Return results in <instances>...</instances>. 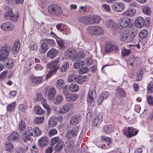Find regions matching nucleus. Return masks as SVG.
I'll use <instances>...</instances> for the list:
<instances>
[{
  "label": "nucleus",
  "instance_id": "412c9836",
  "mask_svg": "<svg viewBox=\"0 0 153 153\" xmlns=\"http://www.w3.org/2000/svg\"><path fill=\"white\" fill-rule=\"evenodd\" d=\"M49 143L48 138L45 136L39 139L38 140V144L40 147H42L48 145Z\"/></svg>",
  "mask_w": 153,
  "mask_h": 153
},
{
  "label": "nucleus",
  "instance_id": "0eeeda50",
  "mask_svg": "<svg viewBox=\"0 0 153 153\" xmlns=\"http://www.w3.org/2000/svg\"><path fill=\"white\" fill-rule=\"evenodd\" d=\"M56 89L53 88H45L44 94L45 96H47L48 99L52 101L56 94Z\"/></svg>",
  "mask_w": 153,
  "mask_h": 153
},
{
  "label": "nucleus",
  "instance_id": "c756f323",
  "mask_svg": "<svg viewBox=\"0 0 153 153\" xmlns=\"http://www.w3.org/2000/svg\"><path fill=\"white\" fill-rule=\"evenodd\" d=\"M48 49L47 44L44 42L41 44L40 48H39V51L40 53L43 54L47 52Z\"/></svg>",
  "mask_w": 153,
  "mask_h": 153
},
{
  "label": "nucleus",
  "instance_id": "2eb2a0df",
  "mask_svg": "<svg viewBox=\"0 0 153 153\" xmlns=\"http://www.w3.org/2000/svg\"><path fill=\"white\" fill-rule=\"evenodd\" d=\"M1 28L4 30L9 31L13 30L15 27L14 25L10 22H6L2 24L1 26Z\"/></svg>",
  "mask_w": 153,
  "mask_h": 153
},
{
  "label": "nucleus",
  "instance_id": "f704fd0d",
  "mask_svg": "<svg viewBox=\"0 0 153 153\" xmlns=\"http://www.w3.org/2000/svg\"><path fill=\"white\" fill-rule=\"evenodd\" d=\"M32 82L36 84H39L42 82L43 78L42 76H33L31 78Z\"/></svg>",
  "mask_w": 153,
  "mask_h": 153
},
{
  "label": "nucleus",
  "instance_id": "393cba45",
  "mask_svg": "<svg viewBox=\"0 0 153 153\" xmlns=\"http://www.w3.org/2000/svg\"><path fill=\"white\" fill-rule=\"evenodd\" d=\"M136 9L132 7H129L128 9L127 10L123 13V14L127 16H132L136 13Z\"/></svg>",
  "mask_w": 153,
  "mask_h": 153
},
{
  "label": "nucleus",
  "instance_id": "c9c22d12",
  "mask_svg": "<svg viewBox=\"0 0 153 153\" xmlns=\"http://www.w3.org/2000/svg\"><path fill=\"white\" fill-rule=\"evenodd\" d=\"M69 66V63L68 62H65L62 63L61 67H59V69L62 72H65L68 70Z\"/></svg>",
  "mask_w": 153,
  "mask_h": 153
},
{
  "label": "nucleus",
  "instance_id": "4d7b16f0",
  "mask_svg": "<svg viewBox=\"0 0 153 153\" xmlns=\"http://www.w3.org/2000/svg\"><path fill=\"white\" fill-rule=\"evenodd\" d=\"M104 31L100 27L96 26V29L95 35H100L103 33Z\"/></svg>",
  "mask_w": 153,
  "mask_h": 153
},
{
  "label": "nucleus",
  "instance_id": "7c9ffc66",
  "mask_svg": "<svg viewBox=\"0 0 153 153\" xmlns=\"http://www.w3.org/2000/svg\"><path fill=\"white\" fill-rule=\"evenodd\" d=\"M66 100L68 101H74L78 98V95L76 94H68L65 97Z\"/></svg>",
  "mask_w": 153,
  "mask_h": 153
},
{
  "label": "nucleus",
  "instance_id": "b1692460",
  "mask_svg": "<svg viewBox=\"0 0 153 153\" xmlns=\"http://www.w3.org/2000/svg\"><path fill=\"white\" fill-rule=\"evenodd\" d=\"M59 119L54 117H51L48 122V126L49 127H52L55 126L58 123Z\"/></svg>",
  "mask_w": 153,
  "mask_h": 153
},
{
  "label": "nucleus",
  "instance_id": "0e129e2a",
  "mask_svg": "<svg viewBox=\"0 0 153 153\" xmlns=\"http://www.w3.org/2000/svg\"><path fill=\"white\" fill-rule=\"evenodd\" d=\"M137 76L136 77V79L137 81L141 80L142 79L143 72L142 69H140L138 71L137 73Z\"/></svg>",
  "mask_w": 153,
  "mask_h": 153
},
{
  "label": "nucleus",
  "instance_id": "a19ab883",
  "mask_svg": "<svg viewBox=\"0 0 153 153\" xmlns=\"http://www.w3.org/2000/svg\"><path fill=\"white\" fill-rule=\"evenodd\" d=\"M85 64L84 62L83 61L78 60L74 62L73 66L74 68L76 69L80 68Z\"/></svg>",
  "mask_w": 153,
  "mask_h": 153
},
{
  "label": "nucleus",
  "instance_id": "6e6552de",
  "mask_svg": "<svg viewBox=\"0 0 153 153\" xmlns=\"http://www.w3.org/2000/svg\"><path fill=\"white\" fill-rule=\"evenodd\" d=\"M76 51L73 48H68L66 51L65 53V55L67 58L71 60L72 61H75L76 54Z\"/></svg>",
  "mask_w": 153,
  "mask_h": 153
},
{
  "label": "nucleus",
  "instance_id": "c03bdc74",
  "mask_svg": "<svg viewBox=\"0 0 153 153\" xmlns=\"http://www.w3.org/2000/svg\"><path fill=\"white\" fill-rule=\"evenodd\" d=\"M96 29V26H90L87 29V30L89 34L91 35H95V32Z\"/></svg>",
  "mask_w": 153,
  "mask_h": 153
},
{
  "label": "nucleus",
  "instance_id": "bb28decb",
  "mask_svg": "<svg viewBox=\"0 0 153 153\" xmlns=\"http://www.w3.org/2000/svg\"><path fill=\"white\" fill-rule=\"evenodd\" d=\"M56 142L54 147L55 150H61L63 148L64 143L63 140L59 137V140Z\"/></svg>",
  "mask_w": 153,
  "mask_h": 153
},
{
  "label": "nucleus",
  "instance_id": "dca6fc26",
  "mask_svg": "<svg viewBox=\"0 0 153 153\" xmlns=\"http://www.w3.org/2000/svg\"><path fill=\"white\" fill-rule=\"evenodd\" d=\"M78 132V128L77 127H74L68 130L66 134V136L69 138H72L76 136Z\"/></svg>",
  "mask_w": 153,
  "mask_h": 153
},
{
  "label": "nucleus",
  "instance_id": "4be33fe9",
  "mask_svg": "<svg viewBox=\"0 0 153 153\" xmlns=\"http://www.w3.org/2000/svg\"><path fill=\"white\" fill-rule=\"evenodd\" d=\"M81 120V117L79 114L73 116L71 118L70 122L72 125H75L78 123Z\"/></svg>",
  "mask_w": 153,
  "mask_h": 153
},
{
  "label": "nucleus",
  "instance_id": "a18cd8bd",
  "mask_svg": "<svg viewBox=\"0 0 153 153\" xmlns=\"http://www.w3.org/2000/svg\"><path fill=\"white\" fill-rule=\"evenodd\" d=\"M35 113L37 114L41 115L45 113V111L40 106H37L34 108Z\"/></svg>",
  "mask_w": 153,
  "mask_h": 153
},
{
  "label": "nucleus",
  "instance_id": "6ab92c4d",
  "mask_svg": "<svg viewBox=\"0 0 153 153\" xmlns=\"http://www.w3.org/2000/svg\"><path fill=\"white\" fill-rule=\"evenodd\" d=\"M114 131L113 126L111 124L104 126L102 127V132L106 134H110Z\"/></svg>",
  "mask_w": 153,
  "mask_h": 153
},
{
  "label": "nucleus",
  "instance_id": "bf43d9fd",
  "mask_svg": "<svg viewBox=\"0 0 153 153\" xmlns=\"http://www.w3.org/2000/svg\"><path fill=\"white\" fill-rule=\"evenodd\" d=\"M89 71V69L86 67H81L78 70L79 74H83L87 73Z\"/></svg>",
  "mask_w": 153,
  "mask_h": 153
},
{
  "label": "nucleus",
  "instance_id": "603ef678",
  "mask_svg": "<svg viewBox=\"0 0 153 153\" xmlns=\"http://www.w3.org/2000/svg\"><path fill=\"white\" fill-rule=\"evenodd\" d=\"M70 109V107L67 104L64 105L62 108H61L59 112L62 114H64L68 112Z\"/></svg>",
  "mask_w": 153,
  "mask_h": 153
},
{
  "label": "nucleus",
  "instance_id": "e2e57ef3",
  "mask_svg": "<svg viewBox=\"0 0 153 153\" xmlns=\"http://www.w3.org/2000/svg\"><path fill=\"white\" fill-rule=\"evenodd\" d=\"M19 15L18 14H15L13 13L10 18V20L13 22H16L18 20Z\"/></svg>",
  "mask_w": 153,
  "mask_h": 153
},
{
  "label": "nucleus",
  "instance_id": "473e14b6",
  "mask_svg": "<svg viewBox=\"0 0 153 153\" xmlns=\"http://www.w3.org/2000/svg\"><path fill=\"white\" fill-rule=\"evenodd\" d=\"M55 85L56 87L59 90H60L63 87L65 86V82L64 80L62 79H58L56 82Z\"/></svg>",
  "mask_w": 153,
  "mask_h": 153
},
{
  "label": "nucleus",
  "instance_id": "338daca9",
  "mask_svg": "<svg viewBox=\"0 0 153 153\" xmlns=\"http://www.w3.org/2000/svg\"><path fill=\"white\" fill-rule=\"evenodd\" d=\"M44 107L47 110V115H49L51 112V110L50 106L46 103H43L42 104Z\"/></svg>",
  "mask_w": 153,
  "mask_h": 153
},
{
  "label": "nucleus",
  "instance_id": "9b49d317",
  "mask_svg": "<svg viewBox=\"0 0 153 153\" xmlns=\"http://www.w3.org/2000/svg\"><path fill=\"white\" fill-rule=\"evenodd\" d=\"M9 52L6 47H2L0 49V62H4L8 59Z\"/></svg>",
  "mask_w": 153,
  "mask_h": 153
},
{
  "label": "nucleus",
  "instance_id": "39448f33",
  "mask_svg": "<svg viewBox=\"0 0 153 153\" xmlns=\"http://www.w3.org/2000/svg\"><path fill=\"white\" fill-rule=\"evenodd\" d=\"M47 68L50 69V71L46 76L47 78H49L55 74L57 70L59 68V65L55 64L52 62L47 65Z\"/></svg>",
  "mask_w": 153,
  "mask_h": 153
},
{
  "label": "nucleus",
  "instance_id": "cd10ccee",
  "mask_svg": "<svg viewBox=\"0 0 153 153\" xmlns=\"http://www.w3.org/2000/svg\"><path fill=\"white\" fill-rule=\"evenodd\" d=\"M20 41L19 40H16L14 43L13 48L12 52L13 54L17 53L20 48Z\"/></svg>",
  "mask_w": 153,
  "mask_h": 153
},
{
  "label": "nucleus",
  "instance_id": "8fccbe9b",
  "mask_svg": "<svg viewBox=\"0 0 153 153\" xmlns=\"http://www.w3.org/2000/svg\"><path fill=\"white\" fill-rule=\"evenodd\" d=\"M131 51V50L127 49L125 48H123L121 51V56L126 57L129 55Z\"/></svg>",
  "mask_w": 153,
  "mask_h": 153
},
{
  "label": "nucleus",
  "instance_id": "58836bf2",
  "mask_svg": "<svg viewBox=\"0 0 153 153\" xmlns=\"http://www.w3.org/2000/svg\"><path fill=\"white\" fill-rule=\"evenodd\" d=\"M79 89V86L75 83L71 84L69 87V89L70 91L73 92L77 91Z\"/></svg>",
  "mask_w": 153,
  "mask_h": 153
},
{
  "label": "nucleus",
  "instance_id": "f257e3e1",
  "mask_svg": "<svg viewBox=\"0 0 153 153\" xmlns=\"http://www.w3.org/2000/svg\"><path fill=\"white\" fill-rule=\"evenodd\" d=\"M122 29V30H120L119 32L120 33L119 36L120 40L125 42H130L132 41L138 33L137 30H134L129 31Z\"/></svg>",
  "mask_w": 153,
  "mask_h": 153
},
{
  "label": "nucleus",
  "instance_id": "e433bc0d",
  "mask_svg": "<svg viewBox=\"0 0 153 153\" xmlns=\"http://www.w3.org/2000/svg\"><path fill=\"white\" fill-rule=\"evenodd\" d=\"M63 99V96L62 95L58 94L55 98H53V100L52 101H53V103L55 104H59L62 102Z\"/></svg>",
  "mask_w": 153,
  "mask_h": 153
},
{
  "label": "nucleus",
  "instance_id": "423d86ee",
  "mask_svg": "<svg viewBox=\"0 0 153 153\" xmlns=\"http://www.w3.org/2000/svg\"><path fill=\"white\" fill-rule=\"evenodd\" d=\"M135 25L139 28L144 26H148L150 24L149 19H146L145 20L143 17H138L135 20Z\"/></svg>",
  "mask_w": 153,
  "mask_h": 153
},
{
  "label": "nucleus",
  "instance_id": "37998d69",
  "mask_svg": "<svg viewBox=\"0 0 153 153\" xmlns=\"http://www.w3.org/2000/svg\"><path fill=\"white\" fill-rule=\"evenodd\" d=\"M43 41H45L46 43L49 45L51 47H55L56 45V43L54 40L51 39H44Z\"/></svg>",
  "mask_w": 153,
  "mask_h": 153
},
{
  "label": "nucleus",
  "instance_id": "f3484780",
  "mask_svg": "<svg viewBox=\"0 0 153 153\" xmlns=\"http://www.w3.org/2000/svg\"><path fill=\"white\" fill-rule=\"evenodd\" d=\"M97 97L95 90H92L90 89L88 91L87 98L88 102L91 103L94 102V99L96 98Z\"/></svg>",
  "mask_w": 153,
  "mask_h": 153
},
{
  "label": "nucleus",
  "instance_id": "4468645a",
  "mask_svg": "<svg viewBox=\"0 0 153 153\" xmlns=\"http://www.w3.org/2000/svg\"><path fill=\"white\" fill-rule=\"evenodd\" d=\"M124 4L123 3L120 2L114 3L112 6L113 10L117 12L122 11L124 10Z\"/></svg>",
  "mask_w": 153,
  "mask_h": 153
},
{
  "label": "nucleus",
  "instance_id": "f8f14e48",
  "mask_svg": "<svg viewBox=\"0 0 153 153\" xmlns=\"http://www.w3.org/2000/svg\"><path fill=\"white\" fill-rule=\"evenodd\" d=\"M19 134L16 131H13L7 137V139L10 142L16 143L19 141Z\"/></svg>",
  "mask_w": 153,
  "mask_h": 153
},
{
  "label": "nucleus",
  "instance_id": "69168bd1",
  "mask_svg": "<svg viewBox=\"0 0 153 153\" xmlns=\"http://www.w3.org/2000/svg\"><path fill=\"white\" fill-rule=\"evenodd\" d=\"M111 51V44L108 43H106L105 47V52L109 53Z\"/></svg>",
  "mask_w": 153,
  "mask_h": 153
},
{
  "label": "nucleus",
  "instance_id": "20e7f679",
  "mask_svg": "<svg viewBox=\"0 0 153 153\" xmlns=\"http://www.w3.org/2000/svg\"><path fill=\"white\" fill-rule=\"evenodd\" d=\"M47 68L50 69V71L46 76L47 78H49L55 74L57 70L59 68V65L55 64L52 62L47 65Z\"/></svg>",
  "mask_w": 153,
  "mask_h": 153
},
{
  "label": "nucleus",
  "instance_id": "9d476101",
  "mask_svg": "<svg viewBox=\"0 0 153 153\" xmlns=\"http://www.w3.org/2000/svg\"><path fill=\"white\" fill-rule=\"evenodd\" d=\"M33 133L27 131H25L21 136V138L24 142H28L31 143L33 141L31 137L33 136Z\"/></svg>",
  "mask_w": 153,
  "mask_h": 153
},
{
  "label": "nucleus",
  "instance_id": "79ce46f5",
  "mask_svg": "<svg viewBox=\"0 0 153 153\" xmlns=\"http://www.w3.org/2000/svg\"><path fill=\"white\" fill-rule=\"evenodd\" d=\"M102 121V120L100 117L97 116L92 121V124L93 126H96L99 125Z\"/></svg>",
  "mask_w": 153,
  "mask_h": 153
},
{
  "label": "nucleus",
  "instance_id": "72a5a7b5",
  "mask_svg": "<svg viewBox=\"0 0 153 153\" xmlns=\"http://www.w3.org/2000/svg\"><path fill=\"white\" fill-rule=\"evenodd\" d=\"M87 76H82L78 75L76 82L79 84H82L86 81Z\"/></svg>",
  "mask_w": 153,
  "mask_h": 153
},
{
  "label": "nucleus",
  "instance_id": "f03ea898",
  "mask_svg": "<svg viewBox=\"0 0 153 153\" xmlns=\"http://www.w3.org/2000/svg\"><path fill=\"white\" fill-rule=\"evenodd\" d=\"M49 13L53 16H60L62 14L61 8L56 4H52L49 6L48 8Z\"/></svg>",
  "mask_w": 153,
  "mask_h": 153
},
{
  "label": "nucleus",
  "instance_id": "3c124183",
  "mask_svg": "<svg viewBox=\"0 0 153 153\" xmlns=\"http://www.w3.org/2000/svg\"><path fill=\"white\" fill-rule=\"evenodd\" d=\"M143 11L145 14L149 15L151 14V10L149 7L147 5L142 7Z\"/></svg>",
  "mask_w": 153,
  "mask_h": 153
},
{
  "label": "nucleus",
  "instance_id": "a211bd4d",
  "mask_svg": "<svg viewBox=\"0 0 153 153\" xmlns=\"http://www.w3.org/2000/svg\"><path fill=\"white\" fill-rule=\"evenodd\" d=\"M74 145V143L71 140H68L64 144V150L66 152L71 151Z\"/></svg>",
  "mask_w": 153,
  "mask_h": 153
},
{
  "label": "nucleus",
  "instance_id": "2f4dec72",
  "mask_svg": "<svg viewBox=\"0 0 153 153\" xmlns=\"http://www.w3.org/2000/svg\"><path fill=\"white\" fill-rule=\"evenodd\" d=\"M78 74L77 73L73 72L68 76L67 79V81L69 82H72L76 81Z\"/></svg>",
  "mask_w": 153,
  "mask_h": 153
},
{
  "label": "nucleus",
  "instance_id": "aec40b11",
  "mask_svg": "<svg viewBox=\"0 0 153 153\" xmlns=\"http://www.w3.org/2000/svg\"><path fill=\"white\" fill-rule=\"evenodd\" d=\"M59 51L55 48H52L47 53V56L49 58L53 59L58 55Z\"/></svg>",
  "mask_w": 153,
  "mask_h": 153
},
{
  "label": "nucleus",
  "instance_id": "ea45409f",
  "mask_svg": "<svg viewBox=\"0 0 153 153\" xmlns=\"http://www.w3.org/2000/svg\"><path fill=\"white\" fill-rule=\"evenodd\" d=\"M4 146L5 151L11 152L12 151L14 146L12 144H11L10 143L7 142L5 144Z\"/></svg>",
  "mask_w": 153,
  "mask_h": 153
},
{
  "label": "nucleus",
  "instance_id": "7ed1b4c3",
  "mask_svg": "<svg viewBox=\"0 0 153 153\" xmlns=\"http://www.w3.org/2000/svg\"><path fill=\"white\" fill-rule=\"evenodd\" d=\"M81 21L85 25L94 24L99 22L100 21V17L97 16L91 17L82 16L81 18Z\"/></svg>",
  "mask_w": 153,
  "mask_h": 153
},
{
  "label": "nucleus",
  "instance_id": "052dcab7",
  "mask_svg": "<svg viewBox=\"0 0 153 153\" xmlns=\"http://www.w3.org/2000/svg\"><path fill=\"white\" fill-rule=\"evenodd\" d=\"M61 89L62 90L63 94L65 97L69 94V93L68 90V85H65V86L61 88Z\"/></svg>",
  "mask_w": 153,
  "mask_h": 153
},
{
  "label": "nucleus",
  "instance_id": "a878e982",
  "mask_svg": "<svg viewBox=\"0 0 153 153\" xmlns=\"http://www.w3.org/2000/svg\"><path fill=\"white\" fill-rule=\"evenodd\" d=\"M52 37L56 39L57 42L60 49H64L65 48L64 47L65 42L60 38L58 37L56 34H54Z\"/></svg>",
  "mask_w": 153,
  "mask_h": 153
},
{
  "label": "nucleus",
  "instance_id": "de8ad7c7",
  "mask_svg": "<svg viewBox=\"0 0 153 153\" xmlns=\"http://www.w3.org/2000/svg\"><path fill=\"white\" fill-rule=\"evenodd\" d=\"M148 34V32L147 30H143L140 32L139 34V36L141 39H143L146 38Z\"/></svg>",
  "mask_w": 153,
  "mask_h": 153
},
{
  "label": "nucleus",
  "instance_id": "4c0bfd02",
  "mask_svg": "<svg viewBox=\"0 0 153 153\" xmlns=\"http://www.w3.org/2000/svg\"><path fill=\"white\" fill-rule=\"evenodd\" d=\"M116 96L120 98H123L125 96L126 93L124 90L120 88L117 89Z\"/></svg>",
  "mask_w": 153,
  "mask_h": 153
},
{
  "label": "nucleus",
  "instance_id": "5fc2aeb1",
  "mask_svg": "<svg viewBox=\"0 0 153 153\" xmlns=\"http://www.w3.org/2000/svg\"><path fill=\"white\" fill-rule=\"evenodd\" d=\"M43 98V95L40 93H38L34 98V100L35 102L42 100Z\"/></svg>",
  "mask_w": 153,
  "mask_h": 153
},
{
  "label": "nucleus",
  "instance_id": "5701e85b",
  "mask_svg": "<svg viewBox=\"0 0 153 153\" xmlns=\"http://www.w3.org/2000/svg\"><path fill=\"white\" fill-rule=\"evenodd\" d=\"M106 26L107 27L111 28V29L114 31L118 29L116 25L114 22L113 20H108L105 23Z\"/></svg>",
  "mask_w": 153,
  "mask_h": 153
},
{
  "label": "nucleus",
  "instance_id": "1a4fd4ad",
  "mask_svg": "<svg viewBox=\"0 0 153 153\" xmlns=\"http://www.w3.org/2000/svg\"><path fill=\"white\" fill-rule=\"evenodd\" d=\"M119 24L120 26L123 28L119 29L120 30H120H122V29H123L126 30L125 27H131L132 25L130 23V19L127 18H124L121 19L119 22Z\"/></svg>",
  "mask_w": 153,
  "mask_h": 153
},
{
  "label": "nucleus",
  "instance_id": "09e8293b",
  "mask_svg": "<svg viewBox=\"0 0 153 153\" xmlns=\"http://www.w3.org/2000/svg\"><path fill=\"white\" fill-rule=\"evenodd\" d=\"M44 117L38 116L34 118V121L35 123L41 124L44 122Z\"/></svg>",
  "mask_w": 153,
  "mask_h": 153
},
{
  "label": "nucleus",
  "instance_id": "ddd939ff",
  "mask_svg": "<svg viewBox=\"0 0 153 153\" xmlns=\"http://www.w3.org/2000/svg\"><path fill=\"white\" fill-rule=\"evenodd\" d=\"M124 134L128 138L136 135L138 132V131L132 127H128L127 129L124 131Z\"/></svg>",
  "mask_w": 153,
  "mask_h": 153
},
{
  "label": "nucleus",
  "instance_id": "6e6d98bb",
  "mask_svg": "<svg viewBox=\"0 0 153 153\" xmlns=\"http://www.w3.org/2000/svg\"><path fill=\"white\" fill-rule=\"evenodd\" d=\"M19 130L22 131H23L25 130L26 125L24 121L22 120L19 122Z\"/></svg>",
  "mask_w": 153,
  "mask_h": 153
},
{
  "label": "nucleus",
  "instance_id": "774afa93",
  "mask_svg": "<svg viewBox=\"0 0 153 153\" xmlns=\"http://www.w3.org/2000/svg\"><path fill=\"white\" fill-rule=\"evenodd\" d=\"M12 10L10 9L8 11L4 13V17L5 19L9 18L13 14Z\"/></svg>",
  "mask_w": 153,
  "mask_h": 153
},
{
  "label": "nucleus",
  "instance_id": "13d9d810",
  "mask_svg": "<svg viewBox=\"0 0 153 153\" xmlns=\"http://www.w3.org/2000/svg\"><path fill=\"white\" fill-rule=\"evenodd\" d=\"M32 131L34 132L35 136H39L42 133V131L37 127L33 128Z\"/></svg>",
  "mask_w": 153,
  "mask_h": 153
},
{
  "label": "nucleus",
  "instance_id": "680f3d73",
  "mask_svg": "<svg viewBox=\"0 0 153 153\" xmlns=\"http://www.w3.org/2000/svg\"><path fill=\"white\" fill-rule=\"evenodd\" d=\"M16 106L15 103H12L8 105L7 107V111L10 112L14 111Z\"/></svg>",
  "mask_w": 153,
  "mask_h": 153
},
{
  "label": "nucleus",
  "instance_id": "49530a36",
  "mask_svg": "<svg viewBox=\"0 0 153 153\" xmlns=\"http://www.w3.org/2000/svg\"><path fill=\"white\" fill-rule=\"evenodd\" d=\"M75 56L76 58L75 59V61H76L84 58L85 57V54L82 51H80L78 52H76Z\"/></svg>",
  "mask_w": 153,
  "mask_h": 153
},
{
  "label": "nucleus",
  "instance_id": "c85d7f7f",
  "mask_svg": "<svg viewBox=\"0 0 153 153\" xmlns=\"http://www.w3.org/2000/svg\"><path fill=\"white\" fill-rule=\"evenodd\" d=\"M4 65L7 68L11 69L13 68L14 66V62L13 60L10 58L7 59L6 61L3 62Z\"/></svg>",
  "mask_w": 153,
  "mask_h": 153
},
{
  "label": "nucleus",
  "instance_id": "864d4df0",
  "mask_svg": "<svg viewBox=\"0 0 153 153\" xmlns=\"http://www.w3.org/2000/svg\"><path fill=\"white\" fill-rule=\"evenodd\" d=\"M128 64H129L131 66L136 64L137 63V60L135 57L133 56L132 57H130L129 59L127 61Z\"/></svg>",
  "mask_w": 153,
  "mask_h": 153
}]
</instances>
